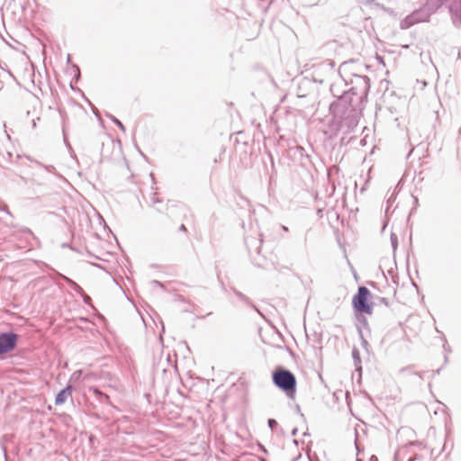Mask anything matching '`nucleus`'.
<instances>
[{
	"label": "nucleus",
	"instance_id": "obj_5",
	"mask_svg": "<svg viewBox=\"0 0 461 461\" xmlns=\"http://www.w3.org/2000/svg\"><path fill=\"white\" fill-rule=\"evenodd\" d=\"M426 20V16L422 12H416L412 14L411 15H408L405 17L404 23H405V28L409 27L415 23L422 22Z\"/></svg>",
	"mask_w": 461,
	"mask_h": 461
},
{
	"label": "nucleus",
	"instance_id": "obj_6",
	"mask_svg": "<svg viewBox=\"0 0 461 461\" xmlns=\"http://www.w3.org/2000/svg\"><path fill=\"white\" fill-rule=\"evenodd\" d=\"M70 397H71V386L68 385L58 393V395L55 399V403L57 405L63 404Z\"/></svg>",
	"mask_w": 461,
	"mask_h": 461
},
{
	"label": "nucleus",
	"instance_id": "obj_4",
	"mask_svg": "<svg viewBox=\"0 0 461 461\" xmlns=\"http://www.w3.org/2000/svg\"><path fill=\"white\" fill-rule=\"evenodd\" d=\"M449 11L453 24L461 27V0H451Z\"/></svg>",
	"mask_w": 461,
	"mask_h": 461
},
{
	"label": "nucleus",
	"instance_id": "obj_7",
	"mask_svg": "<svg viewBox=\"0 0 461 461\" xmlns=\"http://www.w3.org/2000/svg\"><path fill=\"white\" fill-rule=\"evenodd\" d=\"M91 390L97 396L102 397L104 395V393L102 392H100L97 388H91Z\"/></svg>",
	"mask_w": 461,
	"mask_h": 461
},
{
	"label": "nucleus",
	"instance_id": "obj_11",
	"mask_svg": "<svg viewBox=\"0 0 461 461\" xmlns=\"http://www.w3.org/2000/svg\"><path fill=\"white\" fill-rule=\"evenodd\" d=\"M408 461H413V459H412V458H410Z\"/></svg>",
	"mask_w": 461,
	"mask_h": 461
},
{
	"label": "nucleus",
	"instance_id": "obj_1",
	"mask_svg": "<svg viewBox=\"0 0 461 461\" xmlns=\"http://www.w3.org/2000/svg\"><path fill=\"white\" fill-rule=\"evenodd\" d=\"M273 383L283 392L287 397L294 399L296 393V378L294 374L283 368H276L272 375Z\"/></svg>",
	"mask_w": 461,
	"mask_h": 461
},
{
	"label": "nucleus",
	"instance_id": "obj_10",
	"mask_svg": "<svg viewBox=\"0 0 461 461\" xmlns=\"http://www.w3.org/2000/svg\"><path fill=\"white\" fill-rule=\"evenodd\" d=\"M180 230H183V231H185V230H186V228H185V226L184 224H182V225L180 226Z\"/></svg>",
	"mask_w": 461,
	"mask_h": 461
},
{
	"label": "nucleus",
	"instance_id": "obj_2",
	"mask_svg": "<svg viewBox=\"0 0 461 461\" xmlns=\"http://www.w3.org/2000/svg\"><path fill=\"white\" fill-rule=\"evenodd\" d=\"M371 293L365 287H358L357 293L352 298V305L356 312L371 315L373 312V303H371Z\"/></svg>",
	"mask_w": 461,
	"mask_h": 461
},
{
	"label": "nucleus",
	"instance_id": "obj_8",
	"mask_svg": "<svg viewBox=\"0 0 461 461\" xmlns=\"http://www.w3.org/2000/svg\"><path fill=\"white\" fill-rule=\"evenodd\" d=\"M276 424H277V423H276V421L275 420H273V419H270V420H268V425H269V427H270L271 429H274V427H275V426H276Z\"/></svg>",
	"mask_w": 461,
	"mask_h": 461
},
{
	"label": "nucleus",
	"instance_id": "obj_3",
	"mask_svg": "<svg viewBox=\"0 0 461 461\" xmlns=\"http://www.w3.org/2000/svg\"><path fill=\"white\" fill-rule=\"evenodd\" d=\"M18 336L14 333L0 334V356L13 351L17 344Z\"/></svg>",
	"mask_w": 461,
	"mask_h": 461
},
{
	"label": "nucleus",
	"instance_id": "obj_9",
	"mask_svg": "<svg viewBox=\"0 0 461 461\" xmlns=\"http://www.w3.org/2000/svg\"><path fill=\"white\" fill-rule=\"evenodd\" d=\"M104 398V400L107 402H110V397L107 395V394H104L102 396Z\"/></svg>",
	"mask_w": 461,
	"mask_h": 461
}]
</instances>
